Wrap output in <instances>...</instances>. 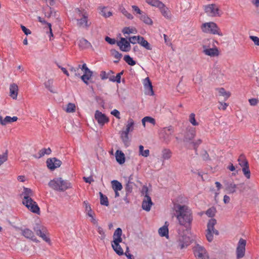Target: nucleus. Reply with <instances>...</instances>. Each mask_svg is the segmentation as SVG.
Wrapping results in <instances>:
<instances>
[{"mask_svg":"<svg viewBox=\"0 0 259 259\" xmlns=\"http://www.w3.org/2000/svg\"><path fill=\"white\" fill-rule=\"evenodd\" d=\"M174 209L179 224L186 230L190 229L193 220L191 210L187 206L180 204L175 205Z\"/></svg>","mask_w":259,"mask_h":259,"instance_id":"f257e3e1","label":"nucleus"},{"mask_svg":"<svg viewBox=\"0 0 259 259\" xmlns=\"http://www.w3.org/2000/svg\"><path fill=\"white\" fill-rule=\"evenodd\" d=\"M21 195L23 197V204L32 212L39 214L40 213L39 207L36 202L31 198L33 196L32 191L29 188H24Z\"/></svg>","mask_w":259,"mask_h":259,"instance_id":"f03ea898","label":"nucleus"},{"mask_svg":"<svg viewBox=\"0 0 259 259\" xmlns=\"http://www.w3.org/2000/svg\"><path fill=\"white\" fill-rule=\"evenodd\" d=\"M70 71L73 73L75 76H80L81 80L87 85L89 84L88 80L93 75V72L88 68L85 63L82 65H78L77 67H71Z\"/></svg>","mask_w":259,"mask_h":259,"instance_id":"7ed1b4c3","label":"nucleus"},{"mask_svg":"<svg viewBox=\"0 0 259 259\" xmlns=\"http://www.w3.org/2000/svg\"><path fill=\"white\" fill-rule=\"evenodd\" d=\"M215 43L218 44L216 40L211 39H205L203 41V53L210 57H215L219 55V51L215 46Z\"/></svg>","mask_w":259,"mask_h":259,"instance_id":"20e7f679","label":"nucleus"},{"mask_svg":"<svg viewBox=\"0 0 259 259\" xmlns=\"http://www.w3.org/2000/svg\"><path fill=\"white\" fill-rule=\"evenodd\" d=\"M48 185L52 189L60 192H63L67 189L72 188L70 183L61 178H57L51 180Z\"/></svg>","mask_w":259,"mask_h":259,"instance_id":"39448f33","label":"nucleus"},{"mask_svg":"<svg viewBox=\"0 0 259 259\" xmlns=\"http://www.w3.org/2000/svg\"><path fill=\"white\" fill-rule=\"evenodd\" d=\"M201 29L204 33H209L223 36V33L217 24L212 22L204 23L201 25Z\"/></svg>","mask_w":259,"mask_h":259,"instance_id":"423d86ee","label":"nucleus"},{"mask_svg":"<svg viewBox=\"0 0 259 259\" xmlns=\"http://www.w3.org/2000/svg\"><path fill=\"white\" fill-rule=\"evenodd\" d=\"M193 251L197 259H209L208 253L203 246L197 244L194 247Z\"/></svg>","mask_w":259,"mask_h":259,"instance_id":"0eeeda50","label":"nucleus"},{"mask_svg":"<svg viewBox=\"0 0 259 259\" xmlns=\"http://www.w3.org/2000/svg\"><path fill=\"white\" fill-rule=\"evenodd\" d=\"M146 3L152 7L158 8L163 15H167L168 9L159 0H145Z\"/></svg>","mask_w":259,"mask_h":259,"instance_id":"6e6552de","label":"nucleus"},{"mask_svg":"<svg viewBox=\"0 0 259 259\" xmlns=\"http://www.w3.org/2000/svg\"><path fill=\"white\" fill-rule=\"evenodd\" d=\"M143 191H145V195L142 202V208L144 210L149 211L150 210L153 203L150 197L148 194V188L144 187L143 189Z\"/></svg>","mask_w":259,"mask_h":259,"instance_id":"1a4fd4ad","label":"nucleus"},{"mask_svg":"<svg viewBox=\"0 0 259 259\" xmlns=\"http://www.w3.org/2000/svg\"><path fill=\"white\" fill-rule=\"evenodd\" d=\"M246 243V240L244 239L241 238L239 240L236 249V256L237 258H242L244 256Z\"/></svg>","mask_w":259,"mask_h":259,"instance_id":"9d476101","label":"nucleus"},{"mask_svg":"<svg viewBox=\"0 0 259 259\" xmlns=\"http://www.w3.org/2000/svg\"><path fill=\"white\" fill-rule=\"evenodd\" d=\"M46 163L48 167L52 170L59 167L62 164L61 161L55 157L48 158Z\"/></svg>","mask_w":259,"mask_h":259,"instance_id":"9b49d317","label":"nucleus"},{"mask_svg":"<svg viewBox=\"0 0 259 259\" xmlns=\"http://www.w3.org/2000/svg\"><path fill=\"white\" fill-rule=\"evenodd\" d=\"M117 45L119 47L121 51L123 52H128L131 50L130 41L125 38L121 37L119 41H117Z\"/></svg>","mask_w":259,"mask_h":259,"instance_id":"f8f14e48","label":"nucleus"},{"mask_svg":"<svg viewBox=\"0 0 259 259\" xmlns=\"http://www.w3.org/2000/svg\"><path fill=\"white\" fill-rule=\"evenodd\" d=\"M95 118L96 120H97L98 123L101 125H103L105 123H107L109 121V118L106 115L99 110L96 111Z\"/></svg>","mask_w":259,"mask_h":259,"instance_id":"ddd939ff","label":"nucleus"},{"mask_svg":"<svg viewBox=\"0 0 259 259\" xmlns=\"http://www.w3.org/2000/svg\"><path fill=\"white\" fill-rule=\"evenodd\" d=\"M76 21L77 26L82 28H88L92 23L88 17H79Z\"/></svg>","mask_w":259,"mask_h":259,"instance_id":"4468645a","label":"nucleus"},{"mask_svg":"<svg viewBox=\"0 0 259 259\" xmlns=\"http://www.w3.org/2000/svg\"><path fill=\"white\" fill-rule=\"evenodd\" d=\"M225 190L228 193H234L236 192L237 189V185L234 184L233 182L228 181L227 180L223 182Z\"/></svg>","mask_w":259,"mask_h":259,"instance_id":"2eb2a0df","label":"nucleus"},{"mask_svg":"<svg viewBox=\"0 0 259 259\" xmlns=\"http://www.w3.org/2000/svg\"><path fill=\"white\" fill-rule=\"evenodd\" d=\"M39 21L44 25V29L46 30L47 33H49L50 39H51V37H53V34L52 32V25L50 23L47 22L44 19V17H38Z\"/></svg>","mask_w":259,"mask_h":259,"instance_id":"dca6fc26","label":"nucleus"},{"mask_svg":"<svg viewBox=\"0 0 259 259\" xmlns=\"http://www.w3.org/2000/svg\"><path fill=\"white\" fill-rule=\"evenodd\" d=\"M190 238L186 235H181L179 238V245L183 249L189 245Z\"/></svg>","mask_w":259,"mask_h":259,"instance_id":"f3484780","label":"nucleus"},{"mask_svg":"<svg viewBox=\"0 0 259 259\" xmlns=\"http://www.w3.org/2000/svg\"><path fill=\"white\" fill-rule=\"evenodd\" d=\"M205 11L206 12L211 13L213 15H221L218 7L214 4L208 5L205 6Z\"/></svg>","mask_w":259,"mask_h":259,"instance_id":"a211bd4d","label":"nucleus"},{"mask_svg":"<svg viewBox=\"0 0 259 259\" xmlns=\"http://www.w3.org/2000/svg\"><path fill=\"white\" fill-rule=\"evenodd\" d=\"M18 93V87L17 84L13 83L10 86V96L16 100L17 98Z\"/></svg>","mask_w":259,"mask_h":259,"instance_id":"6ab92c4d","label":"nucleus"},{"mask_svg":"<svg viewBox=\"0 0 259 259\" xmlns=\"http://www.w3.org/2000/svg\"><path fill=\"white\" fill-rule=\"evenodd\" d=\"M18 120V117L13 116L11 117L9 116H7L5 118L2 116H0V124L2 125H6L7 124L16 121Z\"/></svg>","mask_w":259,"mask_h":259,"instance_id":"aec40b11","label":"nucleus"},{"mask_svg":"<svg viewBox=\"0 0 259 259\" xmlns=\"http://www.w3.org/2000/svg\"><path fill=\"white\" fill-rule=\"evenodd\" d=\"M22 234L26 238L30 239L35 242L37 241L36 238H35L33 232L28 229H25L24 230H23Z\"/></svg>","mask_w":259,"mask_h":259,"instance_id":"412c9836","label":"nucleus"},{"mask_svg":"<svg viewBox=\"0 0 259 259\" xmlns=\"http://www.w3.org/2000/svg\"><path fill=\"white\" fill-rule=\"evenodd\" d=\"M54 80L53 79H49L44 82L45 88L48 89L50 92L57 94V92L55 89L54 85Z\"/></svg>","mask_w":259,"mask_h":259,"instance_id":"4be33fe9","label":"nucleus"},{"mask_svg":"<svg viewBox=\"0 0 259 259\" xmlns=\"http://www.w3.org/2000/svg\"><path fill=\"white\" fill-rule=\"evenodd\" d=\"M195 136V131L194 130H189L187 132L184 139V142L188 143L191 142V141L193 139Z\"/></svg>","mask_w":259,"mask_h":259,"instance_id":"5701e85b","label":"nucleus"},{"mask_svg":"<svg viewBox=\"0 0 259 259\" xmlns=\"http://www.w3.org/2000/svg\"><path fill=\"white\" fill-rule=\"evenodd\" d=\"M144 84L145 89L148 90V94L151 96H153L154 95V92L153 90V87L152 85V83L150 81L149 77H146L144 80Z\"/></svg>","mask_w":259,"mask_h":259,"instance_id":"b1692460","label":"nucleus"},{"mask_svg":"<svg viewBox=\"0 0 259 259\" xmlns=\"http://www.w3.org/2000/svg\"><path fill=\"white\" fill-rule=\"evenodd\" d=\"M172 156V152L169 149H163L161 151V158L163 162L166 160L169 159Z\"/></svg>","mask_w":259,"mask_h":259,"instance_id":"393cba45","label":"nucleus"},{"mask_svg":"<svg viewBox=\"0 0 259 259\" xmlns=\"http://www.w3.org/2000/svg\"><path fill=\"white\" fill-rule=\"evenodd\" d=\"M115 157L116 161L120 164L125 162V156L124 153L119 150H117L115 153Z\"/></svg>","mask_w":259,"mask_h":259,"instance_id":"a878e982","label":"nucleus"},{"mask_svg":"<svg viewBox=\"0 0 259 259\" xmlns=\"http://www.w3.org/2000/svg\"><path fill=\"white\" fill-rule=\"evenodd\" d=\"M128 133V132H127L125 131H122L120 132V137L122 139V142L126 146H128L130 143Z\"/></svg>","mask_w":259,"mask_h":259,"instance_id":"bb28decb","label":"nucleus"},{"mask_svg":"<svg viewBox=\"0 0 259 259\" xmlns=\"http://www.w3.org/2000/svg\"><path fill=\"white\" fill-rule=\"evenodd\" d=\"M128 133V132H127L125 131H122L120 132V137L122 139V142L126 146H128L130 143Z\"/></svg>","mask_w":259,"mask_h":259,"instance_id":"cd10ccee","label":"nucleus"},{"mask_svg":"<svg viewBox=\"0 0 259 259\" xmlns=\"http://www.w3.org/2000/svg\"><path fill=\"white\" fill-rule=\"evenodd\" d=\"M79 46L81 49H84L91 47L92 45L87 39L82 38L79 40Z\"/></svg>","mask_w":259,"mask_h":259,"instance_id":"c85d7f7f","label":"nucleus"},{"mask_svg":"<svg viewBox=\"0 0 259 259\" xmlns=\"http://www.w3.org/2000/svg\"><path fill=\"white\" fill-rule=\"evenodd\" d=\"M112 188L113 190L120 191L122 189V185L121 183L117 180H113L111 182Z\"/></svg>","mask_w":259,"mask_h":259,"instance_id":"c756f323","label":"nucleus"},{"mask_svg":"<svg viewBox=\"0 0 259 259\" xmlns=\"http://www.w3.org/2000/svg\"><path fill=\"white\" fill-rule=\"evenodd\" d=\"M45 16H54L57 15V12L48 6L45 8Z\"/></svg>","mask_w":259,"mask_h":259,"instance_id":"7c9ffc66","label":"nucleus"},{"mask_svg":"<svg viewBox=\"0 0 259 259\" xmlns=\"http://www.w3.org/2000/svg\"><path fill=\"white\" fill-rule=\"evenodd\" d=\"M134 120L130 118L127 120L126 128L124 131L128 133L132 132L134 130Z\"/></svg>","mask_w":259,"mask_h":259,"instance_id":"2f4dec72","label":"nucleus"},{"mask_svg":"<svg viewBox=\"0 0 259 259\" xmlns=\"http://www.w3.org/2000/svg\"><path fill=\"white\" fill-rule=\"evenodd\" d=\"M139 39H140L139 44H140L142 47L148 50H152L149 43L146 40H145L143 36L139 38Z\"/></svg>","mask_w":259,"mask_h":259,"instance_id":"473e14b6","label":"nucleus"},{"mask_svg":"<svg viewBox=\"0 0 259 259\" xmlns=\"http://www.w3.org/2000/svg\"><path fill=\"white\" fill-rule=\"evenodd\" d=\"M146 122H149L153 125H155L156 124L155 119L150 116H146L142 119V123L144 127H145V123Z\"/></svg>","mask_w":259,"mask_h":259,"instance_id":"72a5a7b5","label":"nucleus"},{"mask_svg":"<svg viewBox=\"0 0 259 259\" xmlns=\"http://www.w3.org/2000/svg\"><path fill=\"white\" fill-rule=\"evenodd\" d=\"M64 110L67 113H73L75 112L76 110V106L74 103H69L67 105L65 109Z\"/></svg>","mask_w":259,"mask_h":259,"instance_id":"f704fd0d","label":"nucleus"},{"mask_svg":"<svg viewBox=\"0 0 259 259\" xmlns=\"http://www.w3.org/2000/svg\"><path fill=\"white\" fill-rule=\"evenodd\" d=\"M218 91L219 95L223 96L225 97V99H228L231 96V93L229 92L226 91V90L223 88L218 89Z\"/></svg>","mask_w":259,"mask_h":259,"instance_id":"c9c22d12","label":"nucleus"},{"mask_svg":"<svg viewBox=\"0 0 259 259\" xmlns=\"http://www.w3.org/2000/svg\"><path fill=\"white\" fill-rule=\"evenodd\" d=\"M83 204L85 206V211H87V214L88 215V216L90 217H92L93 215H94L95 213L92 211L90 205L89 204V203L87 201H84Z\"/></svg>","mask_w":259,"mask_h":259,"instance_id":"e433bc0d","label":"nucleus"},{"mask_svg":"<svg viewBox=\"0 0 259 259\" xmlns=\"http://www.w3.org/2000/svg\"><path fill=\"white\" fill-rule=\"evenodd\" d=\"M239 164L242 167L248 165V163L245 156L241 155L238 159Z\"/></svg>","mask_w":259,"mask_h":259,"instance_id":"4c0bfd02","label":"nucleus"},{"mask_svg":"<svg viewBox=\"0 0 259 259\" xmlns=\"http://www.w3.org/2000/svg\"><path fill=\"white\" fill-rule=\"evenodd\" d=\"M100 196V203L101 205H105L108 206L109 205V202L107 197L104 195L102 193H99Z\"/></svg>","mask_w":259,"mask_h":259,"instance_id":"58836bf2","label":"nucleus"},{"mask_svg":"<svg viewBox=\"0 0 259 259\" xmlns=\"http://www.w3.org/2000/svg\"><path fill=\"white\" fill-rule=\"evenodd\" d=\"M124 34H130L131 33H136L137 32L136 29L134 27H126L123 28L122 30Z\"/></svg>","mask_w":259,"mask_h":259,"instance_id":"ea45409f","label":"nucleus"},{"mask_svg":"<svg viewBox=\"0 0 259 259\" xmlns=\"http://www.w3.org/2000/svg\"><path fill=\"white\" fill-rule=\"evenodd\" d=\"M96 228L98 233L100 235L99 238L101 240H104L106 237V235L103 229L99 225L96 226Z\"/></svg>","mask_w":259,"mask_h":259,"instance_id":"a19ab883","label":"nucleus"},{"mask_svg":"<svg viewBox=\"0 0 259 259\" xmlns=\"http://www.w3.org/2000/svg\"><path fill=\"white\" fill-rule=\"evenodd\" d=\"M52 150L50 148H43L41 149L39 152L38 155L39 156L38 158H40L44 156L45 154L49 155L51 153Z\"/></svg>","mask_w":259,"mask_h":259,"instance_id":"79ce46f5","label":"nucleus"},{"mask_svg":"<svg viewBox=\"0 0 259 259\" xmlns=\"http://www.w3.org/2000/svg\"><path fill=\"white\" fill-rule=\"evenodd\" d=\"M100 10L101 11L100 15L102 16H111L112 15V13L106 7L101 8Z\"/></svg>","mask_w":259,"mask_h":259,"instance_id":"37998d69","label":"nucleus"},{"mask_svg":"<svg viewBox=\"0 0 259 259\" xmlns=\"http://www.w3.org/2000/svg\"><path fill=\"white\" fill-rule=\"evenodd\" d=\"M139 155L145 157H147L149 155V150L148 149L144 150V147L142 145L139 146Z\"/></svg>","mask_w":259,"mask_h":259,"instance_id":"c03bdc74","label":"nucleus"},{"mask_svg":"<svg viewBox=\"0 0 259 259\" xmlns=\"http://www.w3.org/2000/svg\"><path fill=\"white\" fill-rule=\"evenodd\" d=\"M217 210L214 207H211L208 209L206 212L205 214L208 217H213L215 213H216Z\"/></svg>","mask_w":259,"mask_h":259,"instance_id":"a18cd8bd","label":"nucleus"},{"mask_svg":"<svg viewBox=\"0 0 259 259\" xmlns=\"http://www.w3.org/2000/svg\"><path fill=\"white\" fill-rule=\"evenodd\" d=\"M124 60L127 63L128 65L131 66H134L136 64L135 61H134L132 58H131L129 55H126L124 56L123 58Z\"/></svg>","mask_w":259,"mask_h":259,"instance_id":"49530a36","label":"nucleus"},{"mask_svg":"<svg viewBox=\"0 0 259 259\" xmlns=\"http://www.w3.org/2000/svg\"><path fill=\"white\" fill-rule=\"evenodd\" d=\"M158 232L159 235L162 237L167 236L168 232L167 227L164 226L160 228L158 230Z\"/></svg>","mask_w":259,"mask_h":259,"instance_id":"de8ad7c7","label":"nucleus"},{"mask_svg":"<svg viewBox=\"0 0 259 259\" xmlns=\"http://www.w3.org/2000/svg\"><path fill=\"white\" fill-rule=\"evenodd\" d=\"M189 121L194 126H197L199 124L198 122H197L195 119V114L193 113L190 114Z\"/></svg>","mask_w":259,"mask_h":259,"instance_id":"09e8293b","label":"nucleus"},{"mask_svg":"<svg viewBox=\"0 0 259 259\" xmlns=\"http://www.w3.org/2000/svg\"><path fill=\"white\" fill-rule=\"evenodd\" d=\"M125 190L126 195L132 193L133 190V182H127L125 187Z\"/></svg>","mask_w":259,"mask_h":259,"instance_id":"8fccbe9b","label":"nucleus"},{"mask_svg":"<svg viewBox=\"0 0 259 259\" xmlns=\"http://www.w3.org/2000/svg\"><path fill=\"white\" fill-rule=\"evenodd\" d=\"M112 247L113 250L118 255H122L124 254L123 251L119 244H118V246L117 247L112 245Z\"/></svg>","mask_w":259,"mask_h":259,"instance_id":"3c124183","label":"nucleus"},{"mask_svg":"<svg viewBox=\"0 0 259 259\" xmlns=\"http://www.w3.org/2000/svg\"><path fill=\"white\" fill-rule=\"evenodd\" d=\"M8 160V151H6L3 154H0V166Z\"/></svg>","mask_w":259,"mask_h":259,"instance_id":"603ef678","label":"nucleus"},{"mask_svg":"<svg viewBox=\"0 0 259 259\" xmlns=\"http://www.w3.org/2000/svg\"><path fill=\"white\" fill-rule=\"evenodd\" d=\"M111 55L116 59L120 60L122 57V54L119 53L117 51L112 49L110 51Z\"/></svg>","mask_w":259,"mask_h":259,"instance_id":"864d4df0","label":"nucleus"},{"mask_svg":"<svg viewBox=\"0 0 259 259\" xmlns=\"http://www.w3.org/2000/svg\"><path fill=\"white\" fill-rule=\"evenodd\" d=\"M45 230L46 229L45 228L38 225H37L34 228V230L38 236H40Z\"/></svg>","mask_w":259,"mask_h":259,"instance_id":"5fc2aeb1","label":"nucleus"},{"mask_svg":"<svg viewBox=\"0 0 259 259\" xmlns=\"http://www.w3.org/2000/svg\"><path fill=\"white\" fill-rule=\"evenodd\" d=\"M45 230L46 229L45 228L38 225H37L34 228V230L38 236H40Z\"/></svg>","mask_w":259,"mask_h":259,"instance_id":"6e6d98bb","label":"nucleus"},{"mask_svg":"<svg viewBox=\"0 0 259 259\" xmlns=\"http://www.w3.org/2000/svg\"><path fill=\"white\" fill-rule=\"evenodd\" d=\"M202 141L200 139H198L195 142H191L189 143V148H194L196 149L197 147L201 143Z\"/></svg>","mask_w":259,"mask_h":259,"instance_id":"4d7b16f0","label":"nucleus"},{"mask_svg":"<svg viewBox=\"0 0 259 259\" xmlns=\"http://www.w3.org/2000/svg\"><path fill=\"white\" fill-rule=\"evenodd\" d=\"M242 171L244 176L247 178L249 179L250 177V172L249 169V165H247L245 166L242 167Z\"/></svg>","mask_w":259,"mask_h":259,"instance_id":"13d9d810","label":"nucleus"},{"mask_svg":"<svg viewBox=\"0 0 259 259\" xmlns=\"http://www.w3.org/2000/svg\"><path fill=\"white\" fill-rule=\"evenodd\" d=\"M141 36H134L132 37H130L128 38V40L130 42V43H132L133 44H135L136 43H140V39H139V38L141 37Z\"/></svg>","mask_w":259,"mask_h":259,"instance_id":"bf43d9fd","label":"nucleus"},{"mask_svg":"<svg viewBox=\"0 0 259 259\" xmlns=\"http://www.w3.org/2000/svg\"><path fill=\"white\" fill-rule=\"evenodd\" d=\"M141 20L142 21L147 25H151L153 23V21L151 19L150 17H141Z\"/></svg>","mask_w":259,"mask_h":259,"instance_id":"052dcab7","label":"nucleus"},{"mask_svg":"<svg viewBox=\"0 0 259 259\" xmlns=\"http://www.w3.org/2000/svg\"><path fill=\"white\" fill-rule=\"evenodd\" d=\"M249 37L255 45L259 46V37L253 35H250Z\"/></svg>","mask_w":259,"mask_h":259,"instance_id":"680f3d73","label":"nucleus"},{"mask_svg":"<svg viewBox=\"0 0 259 259\" xmlns=\"http://www.w3.org/2000/svg\"><path fill=\"white\" fill-rule=\"evenodd\" d=\"M122 234V230L120 228H118L115 231L113 234V238L116 237H120Z\"/></svg>","mask_w":259,"mask_h":259,"instance_id":"e2e57ef3","label":"nucleus"},{"mask_svg":"<svg viewBox=\"0 0 259 259\" xmlns=\"http://www.w3.org/2000/svg\"><path fill=\"white\" fill-rule=\"evenodd\" d=\"M174 132V128L171 126H169L166 127L164 128L163 133H169V135H172Z\"/></svg>","mask_w":259,"mask_h":259,"instance_id":"0e129e2a","label":"nucleus"},{"mask_svg":"<svg viewBox=\"0 0 259 259\" xmlns=\"http://www.w3.org/2000/svg\"><path fill=\"white\" fill-rule=\"evenodd\" d=\"M172 135H169V133H164V135H163V141L166 143H168L170 140H171V136Z\"/></svg>","mask_w":259,"mask_h":259,"instance_id":"69168bd1","label":"nucleus"},{"mask_svg":"<svg viewBox=\"0 0 259 259\" xmlns=\"http://www.w3.org/2000/svg\"><path fill=\"white\" fill-rule=\"evenodd\" d=\"M122 238L121 237H116L113 238V241L112 243V245H114L117 247L118 246V244H119L120 242H121Z\"/></svg>","mask_w":259,"mask_h":259,"instance_id":"338daca9","label":"nucleus"},{"mask_svg":"<svg viewBox=\"0 0 259 259\" xmlns=\"http://www.w3.org/2000/svg\"><path fill=\"white\" fill-rule=\"evenodd\" d=\"M249 103L251 106H255L258 103V100L256 98H251L248 100Z\"/></svg>","mask_w":259,"mask_h":259,"instance_id":"774afa93","label":"nucleus"}]
</instances>
